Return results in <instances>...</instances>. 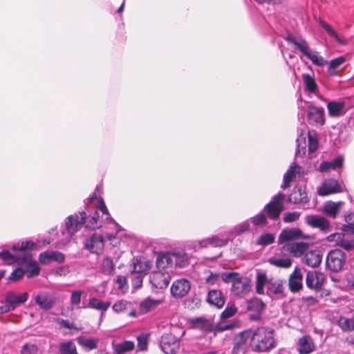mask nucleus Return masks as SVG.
Returning <instances> with one entry per match:
<instances>
[{
	"instance_id": "nucleus-1",
	"label": "nucleus",
	"mask_w": 354,
	"mask_h": 354,
	"mask_svg": "<svg viewBox=\"0 0 354 354\" xmlns=\"http://www.w3.org/2000/svg\"><path fill=\"white\" fill-rule=\"evenodd\" d=\"M37 245L31 241L18 242L12 246L16 254H12L8 251L0 252V259L8 265L17 263L23 265L30 259V251L36 249Z\"/></svg>"
},
{
	"instance_id": "nucleus-2",
	"label": "nucleus",
	"mask_w": 354,
	"mask_h": 354,
	"mask_svg": "<svg viewBox=\"0 0 354 354\" xmlns=\"http://www.w3.org/2000/svg\"><path fill=\"white\" fill-rule=\"evenodd\" d=\"M253 351L255 352H266L275 346L273 330L266 327H259L253 333L252 337Z\"/></svg>"
},
{
	"instance_id": "nucleus-3",
	"label": "nucleus",
	"mask_w": 354,
	"mask_h": 354,
	"mask_svg": "<svg viewBox=\"0 0 354 354\" xmlns=\"http://www.w3.org/2000/svg\"><path fill=\"white\" fill-rule=\"evenodd\" d=\"M285 197L286 196L283 193L279 192L274 196L270 202L264 207V210L266 212L270 219L276 221L279 218L281 213L284 209L283 201Z\"/></svg>"
},
{
	"instance_id": "nucleus-4",
	"label": "nucleus",
	"mask_w": 354,
	"mask_h": 354,
	"mask_svg": "<svg viewBox=\"0 0 354 354\" xmlns=\"http://www.w3.org/2000/svg\"><path fill=\"white\" fill-rule=\"evenodd\" d=\"M346 259V254L341 250H330L326 257V266L333 272H339L345 265Z\"/></svg>"
},
{
	"instance_id": "nucleus-5",
	"label": "nucleus",
	"mask_w": 354,
	"mask_h": 354,
	"mask_svg": "<svg viewBox=\"0 0 354 354\" xmlns=\"http://www.w3.org/2000/svg\"><path fill=\"white\" fill-rule=\"evenodd\" d=\"M251 290V280L247 277L239 276L233 281L231 287L232 294L239 298L245 297Z\"/></svg>"
},
{
	"instance_id": "nucleus-6",
	"label": "nucleus",
	"mask_w": 354,
	"mask_h": 354,
	"mask_svg": "<svg viewBox=\"0 0 354 354\" xmlns=\"http://www.w3.org/2000/svg\"><path fill=\"white\" fill-rule=\"evenodd\" d=\"M328 241L335 242V245L346 252L354 250V237L343 233H334L327 238Z\"/></svg>"
},
{
	"instance_id": "nucleus-7",
	"label": "nucleus",
	"mask_w": 354,
	"mask_h": 354,
	"mask_svg": "<svg viewBox=\"0 0 354 354\" xmlns=\"http://www.w3.org/2000/svg\"><path fill=\"white\" fill-rule=\"evenodd\" d=\"M307 120L309 124L322 127L325 124V111L323 107L310 105L307 109Z\"/></svg>"
},
{
	"instance_id": "nucleus-8",
	"label": "nucleus",
	"mask_w": 354,
	"mask_h": 354,
	"mask_svg": "<svg viewBox=\"0 0 354 354\" xmlns=\"http://www.w3.org/2000/svg\"><path fill=\"white\" fill-rule=\"evenodd\" d=\"M162 349L166 354H174L179 347V339L172 333H165L160 341Z\"/></svg>"
},
{
	"instance_id": "nucleus-9",
	"label": "nucleus",
	"mask_w": 354,
	"mask_h": 354,
	"mask_svg": "<svg viewBox=\"0 0 354 354\" xmlns=\"http://www.w3.org/2000/svg\"><path fill=\"white\" fill-rule=\"evenodd\" d=\"M342 192L339 182L334 178L326 179L317 189V194L321 196L339 193Z\"/></svg>"
},
{
	"instance_id": "nucleus-10",
	"label": "nucleus",
	"mask_w": 354,
	"mask_h": 354,
	"mask_svg": "<svg viewBox=\"0 0 354 354\" xmlns=\"http://www.w3.org/2000/svg\"><path fill=\"white\" fill-rule=\"evenodd\" d=\"M35 300L40 308L49 310L55 306L57 299L54 294L48 292H40L35 296Z\"/></svg>"
},
{
	"instance_id": "nucleus-11",
	"label": "nucleus",
	"mask_w": 354,
	"mask_h": 354,
	"mask_svg": "<svg viewBox=\"0 0 354 354\" xmlns=\"http://www.w3.org/2000/svg\"><path fill=\"white\" fill-rule=\"evenodd\" d=\"M28 299V293L26 292L21 294H17L16 292L10 290L5 295V302L8 304L12 310H14L17 307L26 303Z\"/></svg>"
},
{
	"instance_id": "nucleus-12",
	"label": "nucleus",
	"mask_w": 354,
	"mask_h": 354,
	"mask_svg": "<svg viewBox=\"0 0 354 354\" xmlns=\"http://www.w3.org/2000/svg\"><path fill=\"white\" fill-rule=\"evenodd\" d=\"M191 285L186 279H180L174 281L171 287V295L177 298L185 297L190 290Z\"/></svg>"
},
{
	"instance_id": "nucleus-13",
	"label": "nucleus",
	"mask_w": 354,
	"mask_h": 354,
	"mask_svg": "<svg viewBox=\"0 0 354 354\" xmlns=\"http://www.w3.org/2000/svg\"><path fill=\"white\" fill-rule=\"evenodd\" d=\"M304 173V169L296 163H293L290 166L289 169L283 176V181L281 186L283 189H286L290 187V184L296 179L297 175H301Z\"/></svg>"
},
{
	"instance_id": "nucleus-14",
	"label": "nucleus",
	"mask_w": 354,
	"mask_h": 354,
	"mask_svg": "<svg viewBox=\"0 0 354 354\" xmlns=\"http://www.w3.org/2000/svg\"><path fill=\"white\" fill-rule=\"evenodd\" d=\"M170 276L167 272L155 271L150 277V282L156 288L163 289L168 286Z\"/></svg>"
},
{
	"instance_id": "nucleus-15",
	"label": "nucleus",
	"mask_w": 354,
	"mask_h": 354,
	"mask_svg": "<svg viewBox=\"0 0 354 354\" xmlns=\"http://www.w3.org/2000/svg\"><path fill=\"white\" fill-rule=\"evenodd\" d=\"M303 274L298 267H295L288 279V288L292 292H298L303 288Z\"/></svg>"
},
{
	"instance_id": "nucleus-16",
	"label": "nucleus",
	"mask_w": 354,
	"mask_h": 354,
	"mask_svg": "<svg viewBox=\"0 0 354 354\" xmlns=\"http://www.w3.org/2000/svg\"><path fill=\"white\" fill-rule=\"evenodd\" d=\"M86 218V213L82 212L78 216H69L66 221L67 230L73 234L76 232L84 223Z\"/></svg>"
},
{
	"instance_id": "nucleus-17",
	"label": "nucleus",
	"mask_w": 354,
	"mask_h": 354,
	"mask_svg": "<svg viewBox=\"0 0 354 354\" xmlns=\"http://www.w3.org/2000/svg\"><path fill=\"white\" fill-rule=\"evenodd\" d=\"M324 281V275L320 272H307L306 277V286L309 288H314L315 290H320Z\"/></svg>"
},
{
	"instance_id": "nucleus-18",
	"label": "nucleus",
	"mask_w": 354,
	"mask_h": 354,
	"mask_svg": "<svg viewBox=\"0 0 354 354\" xmlns=\"http://www.w3.org/2000/svg\"><path fill=\"white\" fill-rule=\"evenodd\" d=\"M104 239L101 234H93L86 240L85 248L93 253H99L104 248Z\"/></svg>"
},
{
	"instance_id": "nucleus-19",
	"label": "nucleus",
	"mask_w": 354,
	"mask_h": 354,
	"mask_svg": "<svg viewBox=\"0 0 354 354\" xmlns=\"http://www.w3.org/2000/svg\"><path fill=\"white\" fill-rule=\"evenodd\" d=\"M53 261L62 263L65 261V255L59 251H46L39 255V261L43 265L48 264Z\"/></svg>"
},
{
	"instance_id": "nucleus-20",
	"label": "nucleus",
	"mask_w": 354,
	"mask_h": 354,
	"mask_svg": "<svg viewBox=\"0 0 354 354\" xmlns=\"http://www.w3.org/2000/svg\"><path fill=\"white\" fill-rule=\"evenodd\" d=\"M288 201L294 204H306L309 202L306 189L296 186L288 198Z\"/></svg>"
},
{
	"instance_id": "nucleus-21",
	"label": "nucleus",
	"mask_w": 354,
	"mask_h": 354,
	"mask_svg": "<svg viewBox=\"0 0 354 354\" xmlns=\"http://www.w3.org/2000/svg\"><path fill=\"white\" fill-rule=\"evenodd\" d=\"M246 332L239 333L233 339V348L231 354L245 353L246 352V342L248 340Z\"/></svg>"
},
{
	"instance_id": "nucleus-22",
	"label": "nucleus",
	"mask_w": 354,
	"mask_h": 354,
	"mask_svg": "<svg viewBox=\"0 0 354 354\" xmlns=\"http://www.w3.org/2000/svg\"><path fill=\"white\" fill-rule=\"evenodd\" d=\"M303 236L302 231L297 227L285 229L281 231L279 237L278 243L282 244L285 242L290 241Z\"/></svg>"
},
{
	"instance_id": "nucleus-23",
	"label": "nucleus",
	"mask_w": 354,
	"mask_h": 354,
	"mask_svg": "<svg viewBox=\"0 0 354 354\" xmlns=\"http://www.w3.org/2000/svg\"><path fill=\"white\" fill-rule=\"evenodd\" d=\"M207 301L218 308H221L225 303V297L220 290L213 289L208 292Z\"/></svg>"
},
{
	"instance_id": "nucleus-24",
	"label": "nucleus",
	"mask_w": 354,
	"mask_h": 354,
	"mask_svg": "<svg viewBox=\"0 0 354 354\" xmlns=\"http://www.w3.org/2000/svg\"><path fill=\"white\" fill-rule=\"evenodd\" d=\"M306 221L311 227L319 228L324 232H328L330 230V222L324 217L311 215L306 216Z\"/></svg>"
},
{
	"instance_id": "nucleus-25",
	"label": "nucleus",
	"mask_w": 354,
	"mask_h": 354,
	"mask_svg": "<svg viewBox=\"0 0 354 354\" xmlns=\"http://www.w3.org/2000/svg\"><path fill=\"white\" fill-rule=\"evenodd\" d=\"M315 344L309 335L302 336L298 342V351L300 354H309L315 349Z\"/></svg>"
},
{
	"instance_id": "nucleus-26",
	"label": "nucleus",
	"mask_w": 354,
	"mask_h": 354,
	"mask_svg": "<svg viewBox=\"0 0 354 354\" xmlns=\"http://www.w3.org/2000/svg\"><path fill=\"white\" fill-rule=\"evenodd\" d=\"M287 250L295 257L303 255L309 248V244L304 242H296L286 245Z\"/></svg>"
},
{
	"instance_id": "nucleus-27",
	"label": "nucleus",
	"mask_w": 354,
	"mask_h": 354,
	"mask_svg": "<svg viewBox=\"0 0 354 354\" xmlns=\"http://www.w3.org/2000/svg\"><path fill=\"white\" fill-rule=\"evenodd\" d=\"M322 256L318 250H312L306 253L304 261L308 266L315 268L320 265Z\"/></svg>"
},
{
	"instance_id": "nucleus-28",
	"label": "nucleus",
	"mask_w": 354,
	"mask_h": 354,
	"mask_svg": "<svg viewBox=\"0 0 354 354\" xmlns=\"http://www.w3.org/2000/svg\"><path fill=\"white\" fill-rule=\"evenodd\" d=\"M132 273L145 274L151 268V262L148 260L136 259L133 260Z\"/></svg>"
},
{
	"instance_id": "nucleus-29",
	"label": "nucleus",
	"mask_w": 354,
	"mask_h": 354,
	"mask_svg": "<svg viewBox=\"0 0 354 354\" xmlns=\"http://www.w3.org/2000/svg\"><path fill=\"white\" fill-rule=\"evenodd\" d=\"M111 301H103L95 297H90L88 299V307L92 309L101 310L102 312L106 311L111 306Z\"/></svg>"
},
{
	"instance_id": "nucleus-30",
	"label": "nucleus",
	"mask_w": 354,
	"mask_h": 354,
	"mask_svg": "<svg viewBox=\"0 0 354 354\" xmlns=\"http://www.w3.org/2000/svg\"><path fill=\"white\" fill-rule=\"evenodd\" d=\"M135 348V344L133 341H124L122 343L113 344V351L114 354H124L133 351Z\"/></svg>"
},
{
	"instance_id": "nucleus-31",
	"label": "nucleus",
	"mask_w": 354,
	"mask_h": 354,
	"mask_svg": "<svg viewBox=\"0 0 354 354\" xmlns=\"http://www.w3.org/2000/svg\"><path fill=\"white\" fill-rule=\"evenodd\" d=\"M302 48L303 50L301 51V53L308 59H310L315 65L318 66H323L326 64H327V61L324 60L322 56H319L317 54L311 53V50L308 46V44L306 45L305 48Z\"/></svg>"
},
{
	"instance_id": "nucleus-32",
	"label": "nucleus",
	"mask_w": 354,
	"mask_h": 354,
	"mask_svg": "<svg viewBox=\"0 0 354 354\" xmlns=\"http://www.w3.org/2000/svg\"><path fill=\"white\" fill-rule=\"evenodd\" d=\"M345 107V102L343 101L335 102L330 101L328 102L327 108L328 114L330 117H337L341 115L342 111Z\"/></svg>"
},
{
	"instance_id": "nucleus-33",
	"label": "nucleus",
	"mask_w": 354,
	"mask_h": 354,
	"mask_svg": "<svg viewBox=\"0 0 354 354\" xmlns=\"http://www.w3.org/2000/svg\"><path fill=\"white\" fill-rule=\"evenodd\" d=\"M319 25L328 32V34L335 39L339 44L344 45L348 43L347 39H346L343 36L339 35L328 24L322 19L319 20Z\"/></svg>"
},
{
	"instance_id": "nucleus-34",
	"label": "nucleus",
	"mask_w": 354,
	"mask_h": 354,
	"mask_svg": "<svg viewBox=\"0 0 354 354\" xmlns=\"http://www.w3.org/2000/svg\"><path fill=\"white\" fill-rule=\"evenodd\" d=\"M58 351L59 354H79L77 346L73 340L61 342Z\"/></svg>"
},
{
	"instance_id": "nucleus-35",
	"label": "nucleus",
	"mask_w": 354,
	"mask_h": 354,
	"mask_svg": "<svg viewBox=\"0 0 354 354\" xmlns=\"http://www.w3.org/2000/svg\"><path fill=\"white\" fill-rule=\"evenodd\" d=\"M195 328H198L205 332H211L214 330L212 323L205 317H197L192 320Z\"/></svg>"
},
{
	"instance_id": "nucleus-36",
	"label": "nucleus",
	"mask_w": 354,
	"mask_h": 354,
	"mask_svg": "<svg viewBox=\"0 0 354 354\" xmlns=\"http://www.w3.org/2000/svg\"><path fill=\"white\" fill-rule=\"evenodd\" d=\"M266 305L261 299L254 297L247 302L246 308L248 311L254 313H262Z\"/></svg>"
},
{
	"instance_id": "nucleus-37",
	"label": "nucleus",
	"mask_w": 354,
	"mask_h": 354,
	"mask_svg": "<svg viewBox=\"0 0 354 354\" xmlns=\"http://www.w3.org/2000/svg\"><path fill=\"white\" fill-rule=\"evenodd\" d=\"M342 203V202L335 203L328 201L324 206V212L330 217L335 218L339 212Z\"/></svg>"
},
{
	"instance_id": "nucleus-38",
	"label": "nucleus",
	"mask_w": 354,
	"mask_h": 354,
	"mask_svg": "<svg viewBox=\"0 0 354 354\" xmlns=\"http://www.w3.org/2000/svg\"><path fill=\"white\" fill-rule=\"evenodd\" d=\"M76 339L79 345L89 351L97 348L99 342L98 339L86 338L82 336L78 337Z\"/></svg>"
},
{
	"instance_id": "nucleus-39",
	"label": "nucleus",
	"mask_w": 354,
	"mask_h": 354,
	"mask_svg": "<svg viewBox=\"0 0 354 354\" xmlns=\"http://www.w3.org/2000/svg\"><path fill=\"white\" fill-rule=\"evenodd\" d=\"M283 283L284 282L282 279H270L268 281V289L275 295L281 294L284 290Z\"/></svg>"
},
{
	"instance_id": "nucleus-40",
	"label": "nucleus",
	"mask_w": 354,
	"mask_h": 354,
	"mask_svg": "<svg viewBox=\"0 0 354 354\" xmlns=\"http://www.w3.org/2000/svg\"><path fill=\"white\" fill-rule=\"evenodd\" d=\"M302 80L304 81L306 91L312 93H315L317 90V84L313 76L309 74H303Z\"/></svg>"
},
{
	"instance_id": "nucleus-41",
	"label": "nucleus",
	"mask_w": 354,
	"mask_h": 354,
	"mask_svg": "<svg viewBox=\"0 0 354 354\" xmlns=\"http://www.w3.org/2000/svg\"><path fill=\"white\" fill-rule=\"evenodd\" d=\"M173 262L172 254H162L158 255L156 259V266L159 269H165L171 265Z\"/></svg>"
},
{
	"instance_id": "nucleus-42",
	"label": "nucleus",
	"mask_w": 354,
	"mask_h": 354,
	"mask_svg": "<svg viewBox=\"0 0 354 354\" xmlns=\"http://www.w3.org/2000/svg\"><path fill=\"white\" fill-rule=\"evenodd\" d=\"M24 264H27V277L31 278L34 277H37L40 272V268L37 265V262L32 260V254H30V259L29 261L24 262Z\"/></svg>"
},
{
	"instance_id": "nucleus-43",
	"label": "nucleus",
	"mask_w": 354,
	"mask_h": 354,
	"mask_svg": "<svg viewBox=\"0 0 354 354\" xmlns=\"http://www.w3.org/2000/svg\"><path fill=\"white\" fill-rule=\"evenodd\" d=\"M346 62L344 56H339L330 60L328 63V73L330 75L334 76L337 75L335 70Z\"/></svg>"
},
{
	"instance_id": "nucleus-44",
	"label": "nucleus",
	"mask_w": 354,
	"mask_h": 354,
	"mask_svg": "<svg viewBox=\"0 0 354 354\" xmlns=\"http://www.w3.org/2000/svg\"><path fill=\"white\" fill-rule=\"evenodd\" d=\"M308 151L310 153L315 152L319 146L317 138V133L315 130L308 131Z\"/></svg>"
},
{
	"instance_id": "nucleus-45",
	"label": "nucleus",
	"mask_w": 354,
	"mask_h": 354,
	"mask_svg": "<svg viewBox=\"0 0 354 354\" xmlns=\"http://www.w3.org/2000/svg\"><path fill=\"white\" fill-rule=\"evenodd\" d=\"M337 324L343 331L351 332L354 330V318L341 317L338 319Z\"/></svg>"
},
{
	"instance_id": "nucleus-46",
	"label": "nucleus",
	"mask_w": 354,
	"mask_h": 354,
	"mask_svg": "<svg viewBox=\"0 0 354 354\" xmlns=\"http://www.w3.org/2000/svg\"><path fill=\"white\" fill-rule=\"evenodd\" d=\"M115 270V265L113 259L109 257H105L102 263V272L107 275H111Z\"/></svg>"
},
{
	"instance_id": "nucleus-47",
	"label": "nucleus",
	"mask_w": 354,
	"mask_h": 354,
	"mask_svg": "<svg viewBox=\"0 0 354 354\" xmlns=\"http://www.w3.org/2000/svg\"><path fill=\"white\" fill-rule=\"evenodd\" d=\"M158 301L151 300L150 299H145L140 304L139 310L141 314H145L154 309L156 306L159 304Z\"/></svg>"
},
{
	"instance_id": "nucleus-48",
	"label": "nucleus",
	"mask_w": 354,
	"mask_h": 354,
	"mask_svg": "<svg viewBox=\"0 0 354 354\" xmlns=\"http://www.w3.org/2000/svg\"><path fill=\"white\" fill-rule=\"evenodd\" d=\"M268 281L266 273H259L257 276L256 291L258 294H263V288L266 283L268 284Z\"/></svg>"
},
{
	"instance_id": "nucleus-49",
	"label": "nucleus",
	"mask_w": 354,
	"mask_h": 354,
	"mask_svg": "<svg viewBox=\"0 0 354 354\" xmlns=\"http://www.w3.org/2000/svg\"><path fill=\"white\" fill-rule=\"evenodd\" d=\"M172 257L175 260V264L179 268H184L189 264V260L185 253L174 252Z\"/></svg>"
},
{
	"instance_id": "nucleus-50",
	"label": "nucleus",
	"mask_w": 354,
	"mask_h": 354,
	"mask_svg": "<svg viewBox=\"0 0 354 354\" xmlns=\"http://www.w3.org/2000/svg\"><path fill=\"white\" fill-rule=\"evenodd\" d=\"M268 262L273 266H275L278 268H288L292 266V261L290 259L286 258H279V259H274V258H270L268 260Z\"/></svg>"
},
{
	"instance_id": "nucleus-51",
	"label": "nucleus",
	"mask_w": 354,
	"mask_h": 354,
	"mask_svg": "<svg viewBox=\"0 0 354 354\" xmlns=\"http://www.w3.org/2000/svg\"><path fill=\"white\" fill-rule=\"evenodd\" d=\"M207 241L209 242L210 246L223 247L227 243L228 239L222 238L218 235H215L208 238Z\"/></svg>"
},
{
	"instance_id": "nucleus-52",
	"label": "nucleus",
	"mask_w": 354,
	"mask_h": 354,
	"mask_svg": "<svg viewBox=\"0 0 354 354\" xmlns=\"http://www.w3.org/2000/svg\"><path fill=\"white\" fill-rule=\"evenodd\" d=\"M39 347L31 343L24 344L20 350V354H39Z\"/></svg>"
},
{
	"instance_id": "nucleus-53",
	"label": "nucleus",
	"mask_w": 354,
	"mask_h": 354,
	"mask_svg": "<svg viewBox=\"0 0 354 354\" xmlns=\"http://www.w3.org/2000/svg\"><path fill=\"white\" fill-rule=\"evenodd\" d=\"M99 213L95 211L91 218L88 220H85L86 227L91 229H97L101 227V225L98 223Z\"/></svg>"
},
{
	"instance_id": "nucleus-54",
	"label": "nucleus",
	"mask_w": 354,
	"mask_h": 354,
	"mask_svg": "<svg viewBox=\"0 0 354 354\" xmlns=\"http://www.w3.org/2000/svg\"><path fill=\"white\" fill-rule=\"evenodd\" d=\"M237 312V308L236 306L232 304L231 305H228L225 309L221 314V319L225 320L230 317L234 316Z\"/></svg>"
},
{
	"instance_id": "nucleus-55",
	"label": "nucleus",
	"mask_w": 354,
	"mask_h": 354,
	"mask_svg": "<svg viewBox=\"0 0 354 354\" xmlns=\"http://www.w3.org/2000/svg\"><path fill=\"white\" fill-rule=\"evenodd\" d=\"M239 273L236 272H223L220 277L225 283H232L233 284V281H235V279L239 276Z\"/></svg>"
},
{
	"instance_id": "nucleus-56",
	"label": "nucleus",
	"mask_w": 354,
	"mask_h": 354,
	"mask_svg": "<svg viewBox=\"0 0 354 354\" xmlns=\"http://www.w3.org/2000/svg\"><path fill=\"white\" fill-rule=\"evenodd\" d=\"M286 41H288V42H290L292 44H293L296 48L299 50V51H302L303 48H305L306 46V45L308 44L307 41L304 39H300L299 41H298L296 38H295L293 36H290V35H288L286 38Z\"/></svg>"
},
{
	"instance_id": "nucleus-57",
	"label": "nucleus",
	"mask_w": 354,
	"mask_h": 354,
	"mask_svg": "<svg viewBox=\"0 0 354 354\" xmlns=\"http://www.w3.org/2000/svg\"><path fill=\"white\" fill-rule=\"evenodd\" d=\"M131 305L130 302L125 300H119L113 305V310L116 313H122L128 309Z\"/></svg>"
},
{
	"instance_id": "nucleus-58",
	"label": "nucleus",
	"mask_w": 354,
	"mask_h": 354,
	"mask_svg": "<svg viewBox=\"0 0 354 354\" xmlns=\"http://www.w3.org/2000/svg\"><path fill=\"white\" fill-rule=\"evenodd\" d=\"M274 241V236L270 233H266L260 236L257 243L262 245H268L272 243Z\"/></svg>"
},
{
	"instance_id": "nucleus-59",
	"label": "nucleus",
	"mask_w": 354,
	"mask_h": 354,
	"mask_svg": "<svg viewBox=\"0 0 354 354\" xmlns=\"http://www.w3.org/2000/svg\"><path fill=\"white\" fill-rule=\"evenodd\" d=\"M300 213L298 212H286L283 217V221L286 223L297 221L299 218Z\"/></svg>"
},
{
	"instance_id": "nucleus-60",
	"label": "nucleus",
	"mask_w": 354,
	"mask_h": 354,
	"mask_svg": "<svg viewBox=\"0 0 354 354\" xmlns=\"http://www.w3.org/2000/svg\"><path fill=\"white\" fill-rule=\"evenodd\" d=\"M83 294L82 290H74L71 292V304L72 306H77L81 302V297Z\"/></svg>"
},
{
	"instance_id": "nucleus-61",
	"label": "nucleus",
	"mask_w": 354,
	"mask_h": 354,
	"mask_svg": "<svg viewBox=\"0 0 354 354\" xmlns=\"http://www.w3.org/2000/svg\"><path fill=\"white\" fill-rule=\"evenodd\" d=\"M24 271L23 269L18 268L12 271L8 279L12 281H17L23 277Z\"/></svg>"
},
{
	"instance_id": "nucleus-62",
	"label": "nucleus",
	"mask_w": 354,
	"mask_h": 354,
	"mask_svg": "<svg viewBox=\"0 0 354 354\" xmlns=\"http://www.w3.org/2000/svg\"><path fill=\"white\" fill-rule=\"evenodd\" d=\"M252 223L256 226L265 225L267 223V219L263 214L260 213L252 218Z\"/></svg>"
},
{
	"instance_id": "nucleus-63",
	"label": "nucleus",
	"mask_w": 354,
	"mask_h": 354,
	"mask_svg": "<svg viewBox=\"0 0 354 354\" xmlns=\"http://www.w3.org/2000/svg\"><path fill=\"white\" fill-rule=\"evenodd\" d=\"M220 279V274L218 273L210 272L209 275L205 279V283L209 285H214Z\"/></svg>"
},
{
	"instance_id": "nucleus-64",
	"label": "nucleus",
	"mask_w": 354,
	"mask_h": 354,
	"mask_svg": "<svg viewBox=\"0 0 354 354\" xmlns=\"http://www.w3.org/2000/svg\"><path fill=\"white\" fill-rule=\"evenodd\" d=\"M148 344L147 336L145 335H139L138 337V346L142 351L145 350Z\"/></svg>"
}]
</instances>
